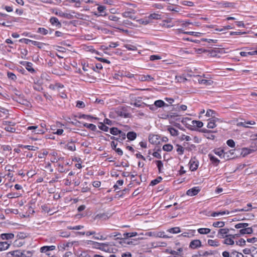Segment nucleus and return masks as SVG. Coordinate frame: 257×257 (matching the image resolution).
Here are the masks:
<instances>
[{"label": "nucleus", "mask_w": 257, "mask_h": 257, "mask_svg": "<svg viewBox=\"0 0 257 257\" xmlns=\"http://www.w3.org/2000/svg\"><path fill=\"white\" fill-rule=\"evenodd\" d=\"M92 238L94 239L104 240L107 239V235L102 232H100L98 233L95 232V234H94Z\"/></svg>", "instance_id": "obj_10"}, {"label": "nucleus", "mask_w": 257, "mask_h": 257, "mask_svg": "<svg viewBox=\"0 0 257 257\" xmlns=\"http://www.w3.org/2000/svg\"><path fill=\"white\" fill-rule=\"evenodd\" d=\"M237 237L235 234H228L227 236L225 237L223 241V243L226 245H233L234 244L235 242L234 241V239Z\"/></svg>", "instance_id": "obj_3"}, {"label": "nucleus", "mask_w": 257, "mask_h": 257, "mask_svg": "<svg viewBox=\"0 0 257 257\" xmlns=\"http://www.w3.org/2000/svg\"><path fill=\"white\" fill-rule=\"evenodd\" d=\"M167 231L169 232H170L171 233L176 234V233L180 232H181V230H180V227H173V228H171L168 229L167 230Z\"/></svg>", "instance_id": "obj_35"}, {"label": "nucleus", "mask_w": 257, "mask_h": 257, "mask_svg": "<svg viewBox=\"0 0 257 257\" xmlns=\"http://www.w3.org/2000/svg\"><path fill=\"white\" fill-rule=\"evenodd\" d=\"M73 244L72 242H64L60 243L58 246V249L59 251H64L65 250H67L69 248L71 247Z\"/></svg>", "instance_id": "obj_1"}, {"label": "nucleus", "mask_w": 257, "mask_h": 257, "mask_svg": "<svg viewBox=\"0 0 257 257\" xmlns=\"http://www.w3.org/2000/svg\"><path fill=\"white\" fill-rule=\"evenodd\" d=\"M215 154L218 156L220 158H224L225 153L224 151L220 148L215 149L213 151Z\"/></svg>", "instance_id": "obj_18"}, {"label": "nucleus", "mask_w": 257, "mask_h": 257, "mask_svg": "<svg viewBox=\"0 0 257 257\" xmlns=\"http://www.w3.org/2000/svg\"><path fill=\"white\" fill-rule=\"evenodd\" d=\"M156 237L168 238L170 237L166 235L164 231H156Z\"/></svg>", "instance_id": "obj_38"}, {"label": "nucleus", "mask_w": 257, "mask_h": 257, "mask_svg": "<svg viewBox=\"0 0 257 257\" xmlns=\"http://www.w3.org/2000/svg\"><path fill=\"white\" fill-rule=\"evenodd\" d=\"M147 18L149 21H150V23H152L153 20L160 19L161 15L158 14L153 13L150 14L149 16L147 17Z\"/></svg>", "instance_id": "obj_20"}, {"label": "nucleus", "mask_w": 257, "mask_h": 257, "mask_svg": "<svg viewBox=\"0 0 257 257\" xmlns=\"http://www.w3.org/2000/svg\"><path fill=\"white\" fill-rule=\"evenodd\" d=\"M34 252L31 250H22V257H32Z\"/></svg>", "instance_id": "obj_31"}, {"label": "nucleus", "mask_w": 257, "mask_h": 257, "mask_svg": "<svg viewBox=\"0 0 257 257\" xmlns=\"http://www.w3.org/2000/svg\"><path fill=\"white\" fill-rule=\"evenodd\" d=\"M251 204L250 203H248L247 204L246 207H245L242 209L235 210V211H233V212H236L237 211H248L251 210Z\"/></svg>", "instance_id": "obj_44"}, {"label": "nucleus", "mask_w": 257, "mask_h": 257, "mask_svg": "<svg viewBox=\"0 0 257 257\" xmlns=\"http://www.w3.org/2000/svg\"><path fill=\"white\" fill-rule=\"evenodd\" d=\"M195 230H189L187 232L182 233L179 236L191 238L195 235Z\"/></svg>", "instance_id": "obj_14"}, {"label": "nucleus", "mask_w": 257, "mask_h": 257, "mask_svg": "<svg viewBox=\"0 0 257 257\" xmlns=\"http://www.w3.org/2000/svg\"><path fill=\"white\" fill-rule=\"evenodd\" d=\"M139 239H143V237L138 238V239H132L131 240H129L127 242V243L128 244H132V245H137L138 244V240Z\"/></svg>", "instance_id": "obj_56"}, {"label": "nucleus", "mask_w": 257, "mask_h": 257, "mask_svg": "<svg viewBox=\"0 0 257 257\" xmlns=\"http://www.w3.org/2000/svg\"><path fill=\"white\" fill-rule=\"evenodd\" d=\"M38 32L46 35L48 33V30L44 28H39L38 30Z\"/></svg>", "instance_id": "obj_59"}, {"label": "nucleus", "mask_w": 257, "mask_h": 257, "mask_svg": "<svg viewBox=\"0 0 257 257\" xmlns=\"http://www.w3.org/2000/svg\"><path fill=\"white\" fill-rule=\"evenodd\" d=\"M7 76L9 79L14 81H15L17 79V77L16 76V75L11 72H7Z\"/></svg>", "instance_id": "obj_48"}, {"label": "nucleus", "mask_w": 257, "mask_h": 257, "mask_svg": "<svg viewBox=\"0 0 257 257\" xmlns=\"http://www.w3.org/2000/svg\"><path fill=\"white\" fill-rule=\"evenodd\" d=\"M162 180V177H158L156 179L152 180L150 183V185H152V186H154V185L158 184L159 183H160Z\"/></svg>", "instance_id": "obj_54"}, {"label": "nucleus", "mask_w": 257, "mask_h": 257, "mask_svg": "<svg viewBox=\"0 0 257 257\" xmlns=\"http://www.w3.org/2000/svg\"><path fill=\"white\" fill-rule=\"evenodd\" d=\"M201 246V241L199 239L193 240L189 244V247L193 249L199 248Z\"/></svg>", "instance_id": "obj_8"}, {"label": "nucleus", "mask_w": 257, "mask_h": 257, "mask_svg": "<svg viewBox=\"0 0 257 257\" xmlns=\"http://www.w3.org/2000/svg\"><path fill=\"white\" fill-rule=\"evenodd\" d=\"M138 235V233L137 232H126L123 233V237L124 239H127L130 237H133L136 236Z\"/></svg>", "instance_id": "obj_30"}, {"label": "nucleus", "mask_w": 257, "mask_h": 257, "mask_svg": "<svg viewBox=\"0 0 257 257\" xmlns=\"http://www.w3.org/2000/svg\"><path fill=\"white\" fill-rule=\"evenodd\" d=\"M124 47L130 51H136L137 50V47L132 44H125Z\"/></svg>", "instance_id": "obj_50"}, {"label": "nucleus", "mask_w": 257, "mask_h": 257, "mask_svg": "<svg viewBox=\"0 0 257 257\" xmlns=\"http://www.w3.org/2000/svg\"><path fill=\"white\" fill-rule=\"evenodd\" d=\"M139 80L141 81H152L154 78L150 75H143L139 76Z\"/></svg>", "instance_id": "obj_16"}, {"label": "nucleus", "mask_w": 257, "mask_h": 257, "mask_svg": "<svg viewBox=\"0 0 257 257\" xmlns=\"http://www.w3.org/2000/svg\"><path fill=\"white\" fill-rule=\"evenodd\" d=\"M245 240L243 238H240L238 241H236V244L239 246H243L245 244Z\"/></svg>", "instance_id": "obj_63"}, {"label": "nucleus", "mask_w": 257, "mask_h": 257, "mask_svg": "<svg viewBox=\"0 0 257 257\" xmlns=\"http://www.w3.org/2000/svg\"><path fill=\"white\" fill-rule=\"evenodd\" d=\"M213 226L214 227H223L225 225V223L223 221H216L213 223Z\"/></svg>", "instance_id": "obj_47"}, {"label": "nucleus", "mask_w": 257, "mask_h": 257, "mask_svg": "<svg viewBox=\"0 0 257 257\" xmlns=\"http://www.w3.org/2000/svg\"><path fill=\"white\" fill-rule=\"evenodd\" d=\"M168 131L172 136H177L178 135V131L172 127H169Z\"/></svg>", "instance_id": "obj_37"}, {"label": "nucleus", "mask_w": 257, "mask_h": 257, "mask_svg": "<svg viewBox=\"0 0 257 257\" xmlns=\"http://www.w3.org/2000/svg\"><path fill=\"white\" fill-rule=\"evenodd\" d=\"M255 121H253V120H250V121H244V122H241L240 123V125L243 126V127H249L248 126V124L249 125H254L255 124Z\"/></svg>", "instance_id": "obj_43"}, {"label": "nucleus", "mask_w": 257, "mask_h": 257, "mask_svg": "<svg viewBox=\"0 0 257 257\" xmlns=\"http://www.w3.org/2000/svg\"><path fill=\"white\" fill-rule=\"evenodd\" d=\"M98 127L99 129L104 131V132H107L108 131V127L105 125L103 123L100 122V125H98Z\"/></svg>", "instance_id": "obj_62"}, {"label": "nucleus", "mask_w": 257, "mask_h": 257, "mask_svg": "<svg viewBox=\"0 0 257 257\" xmlns=\"http://www.w3.org/2000/svg\"><path fill=\"white\" fill-rule=\"evenodd\" d=\"M97 5L98 6L97 10L98 13H94V15L97 17L106 16L107 14L105 12V10L106 9V7L104 6L99 5L98 4H97Z\"/></svg>", "instance_id": "obj_5"}, {"label": "nucleus", "mask_w": 257, "mask_h": 257, "mask_svg": "<svg viewBox=\"0 0 257 257\" xmlns=\"http://www.w3.org/2000/svg\"><path fill=\"white\" fill-rule=\"evenodd\" d=\"M190 169L191 171H194L196 170L198 167V162L194 159L190 161Z\"/></svg>", "instance_id": "obj_15"}, {"label": "nucleus", "mask_w": 257, "mask_h": 257, "mask_svg": "<svg viewBox=\"0 0 257 257\" xmlns=\"http://www.w3.org/2000/svg\"><path fill=\"white\" fill-rule=\"evenodd\" d=\"M96 244L97 245V246H96V248H98L101 250L105 251V252H110L111 249L108 246V243H98V242H95Z\"/></svg>", "instance_id": "obj_4"}, {"label": "nucleus", "mask_w": 257, "mask_h": 257, "mask_svg": "<svg viewBox=\"0 0 257 257\" xmlns=\"http://www.w3.org/2000/svg\"><path fill=\"white\" fill-rule=\"evenodd\" d=\"M229 230L227 228H221L218 230L217 236L219 238H224L228 235Z\"/></svg>", "instance_id": "obj_9"}, {"label": "nucleus", "mask_w": 257, "mask_h": 257, "mask_svg": "<svg viewBox=\"0 0 257 257\" xmlns=\"http://www.w3.org/2000/svg\"><path fill=\"white\" fill-rule=\"evenodd\" d=\"M218 120L217 118H212L209 119V121L207 124V127L209 128H213L216 126V121Z\"/></svg>", "instance_id": "obj_24"}, {"label": "nucleus", "mask_w": 257, "mask_h": 257, "mask_svg": "<svg viewBox=\"0 0 257 257\" xmlns=\"http://www.w3.org/2000/svg\"><path fill=\"white\" fill-rule=\"evenodd\" d=\"M154 105L156 107H162L164 106L165 105L168 106L163 100H157L155 101Z\"/></svg>", "instance_id": "obj_34"}, {"label": "nucleus", "mask_w": 257, "mask_h": 257, "mask_svg": "<svg viewBox=\"0 0 257 257\" xmlns=\"http://www.w3.org/2000/svg\"><path fill=\"white\" fill-rule=\"evenodd\" d=\"M201 191V187L195 186L189 189L186 193H198Z\"/></svg>", "instance_id": "obj_40"}, {"label": "nucleus", "mask_w": 257, "mask_h": 257, "mask_svg": "<svg viewBox=\"0 0 257 257\" xmlns=\"http://www.w3.org/2000/svg\"><path fill=\"white\" fill-rule=\"evenodd\" d=\"M183 251V247H179L177 249V250H171L169 252L172 255H180L181 252H182Z\"/></svg>", "instance_id": "obj_41"}, {"label": "nucleus", "mask_w": 257, "mask_h": 257, "mask_svg": "<svg viewBox=\"0 0 257 257\" xmlns=\"http://www.w3.org/2000/svg\"><path fill=\"white\" fill-rule=\"evenodd\" d=\"M25 244V242L24 240H20L19 239L17 238V239H16L14 241V242L13 243V245H14V246L16 247H20L22 246L23 245H24Z\"/></svg>", "instance_id": "obj_29"}, {"label": "nucleus", "mask_w": 257, "mask_h": 257, "mask_svg": "<svg viewBox=\"0 0 257 257\" xmlns=\"http://www.w3.org/2000/svg\"><path fill=\"white\" fill-rule=\"evenodd\" d=\"M56 247L55 245L50 246H43L40 248V252L42 253H45L47 255L49 254L48 253L50 250H53L55 249Z\"/></svg>", "instance_id": "obj_12"}, {"label": "nucleus", "mask_w": 257, "mask_h": 257, "mask_svg": "<svg viewBox=\"0 0 257 257\" xmlns=\"http://www.w3.org/2000/svg\"><path fill=\"white\" fill-rule=\"evenodd\" d=\"M50 22L54 26L60 28L61 27V24L59 21L58 19L56 17H52L50 19Z\"/></svg>", "instance_id": "obj_17"}, {"label": "nucleus", "mask_w": 257, "mask_h": 257, "mask_svg": "<svg viewBox=\"0 0 257 257\" xmlns=\"http://www.w3.org/2000/svg\"><path fill=\"white\" fill-rule=\"evenodd\" d=\"M53 12L55 15H56L59 17H65L67 15L66 14L63 13L62 11H61L60 10H53Z\"/></svg>", "instance_id": "obj_51"}, {"label": "nucleus", "mask_w": 257, "mask_h": 257, "mask_svg": "<svg viewBox=\"0 0 257 257\" xmlns=\"http://www.w3.org/2000/svg\"><path fill=\"white\" fill-rule=\"evenodd\" d=\"M177 149L176 151L178 155H182L184 154V148L179 145H177Z\"/></svg>", "instance_id": "obj_49"}, {"label": "nucleus", "mask_w": 257, "mask_h": 257, "mask_svg": "<svg viewBox=\"0 0 257 257\" xmlns=\"http://www.w3.org/2000/svg\"><path fill=\"white\" fill-rule=\"evenodd\" d=\"M198 232L202 235H206L210 233L211 229L208 228H200L197 229Z\"/></svg>", "instance_id": "obj_26"}, {"label": "nucleus", "mask_w": 257, "mask_h": 257, "mask_svg": "<svg viewBox=\"0 0 257 257\" xmlns=\"http://www.w3.org/2000/svg\"><path fill=\"white\" fill-rule=\"evenodd\" d=\"M32 63L31 62H26L25 67L26 69L31 73L35 72V70L32 67Z\"/></svg>", "instance_id": "obj_46"}, {"label": "nucleus", "mask_w": 257, "mask_h": 257, "mask_svg": "<svg viewBox=\"0 0 257 257\" xmlns=\"http://www.w3.org/2000/svg\"><path fill=\"white\" fill-rule=\"evenodd\" d=\"M8 17V15L0 12V25L5 27H10L11 26V22L9 21L5 22V20H7Z\"/></svg>", "instance_id": "obj_2"}, {"label": "nucleus", "mask_w": 257, "mask_h": 257, "mask_svg": "<svg viewBox=\"0 0 257 257\" xmlns=\"http://www.w3.org/2000/svg\"><path fill=\"white\" fill-rule=\"evenodd\" d=\"M137 22H138L140 24H142V25H148V24L150 23V21H149L148 20L147 17H146L144 19L137 20Z\"/></svg>", "instance_id": "obj_42"}, {"label": "nucleus", "mask_w": 257, "mask_h": 257, "mask_svg": "<svg viewBox=\"0 0 257 257\" xmlns=\"http://www.w3.org/2000/svg\"><path fill=\"white\" fill-rule=\"evenodd\" d=\"M208 157L210 161L212 162V163H213L215 166L218 165L220 163L219 160H218L217 158H216L211 154H208Z\"/></svg>", "instance_id": "obj_23"}, {"label": "nucleus", "mask_w": 257, "mask_h": 257, "mask_svg": "<svg viewBox=\"0 0 257 257\" xmlns=\"http://www.w3.org/2000/svg\"><path fill=\"white\" fill-rule=\"evenodd\" d=\"M252 232L253 230L251 227H246L244 228L240 229L238 233L235 234V235L236 236H239L241 235L251 234L252 233Z\"/></svg>", "instance_id": "obj_7"}, {"label": "nucleus", "mask_w": 257, "mask_h": 257, "mask_svg": "<svg viewBox=\"0 0 257 257\" xmlns=\"http://www.w3.org/2000/svg\"><path fill=\"white\" fill-rule=\"evenodd\" d=\"M27 236L26 233L24 232H20L17 235V238L19 239L20 240H22L25 239Z\"/></svg>", "instance_id": "obj_58"}, {"label": "nucleus", "mask_w": 257, "mask_h": 257, "mask_svg": "<svg viewBox=\"0 0 257 257\" xmlns=\"http://www.w3.org/2000/svg\"><path fill=\"white\" fill-rule=\"evenodd\" d=\"M135 13V11L134 10H131L128 11H125L122 13V16L123 18H128L132 20H135L136 17L134 16V14Z\"/></svg>", "instance_id": "obj_11"}, {"label": "nucleus", "mask_w": 257, "mask_h": 257, "mask_svg": "<svg viewBox=\"0 0 257 257\" xmlns=\"http://www.w3.org/2000/svg\"><path fill=\"white\" fill-rule=\"evenodd\" d=\"M64 148L71 151H74L76 149L75 145L73 142H68L65 145Z\"/></svg>", "instance_id": "obj_25"}, {"label": "nucleus", "mask_w": 257, "mask_h": 257, "mask_svg": "<svg viewBox=\"0 0 257 257\" xmlns=\"http://www.w3.org/2000/svg\"><path fill=\"white\" fill-rule=\"evenodd\" d=\"M248 226L247 223H239L235 225V228L237 229H242Z\"/></svg>", "instance_id": "obj_52"}, {"label": "nucleus", "mask_w": 257, "mask_h": 257, "mask_svg": "<svg viewBox=\"0 0 257 257\" xmlns=\"http://www.w3.org/2000/svg\"><path fill=\"white\" fill-rule=\"evenodd\" d=\"M82 118L90 120H91L92 119H97L98 118L97 117H93L92 116H91L90 115H86V114H83L80 117Z\"/></svg>", "instance_id": "obj_57"}, {"label": "nucleus", "mask_w": 257, "mask_h": 257, "mask_svg": "<svg viewBox=\"0 0 257 257\" xmlns=\"http://www.w3.org/2000/svg\"><path fill=\"white\" fill-rule=\"evenodd\" d=\"M110 133L113 135H117L118 134H121V131L116 127H112L110 130Z\"/></svg>", "instance_id": "obj_53"}, {"label": "nucleus", "mask_w": 257, "mask_h": 257, "mask_svg": "<svg viewBox=\"0 0 257 257\" xmlns=\"http://www.w3.org/2000/svg\"><path fill=\"white\" fill-rule=\"evenodd\" d=\"M83 125L86 128H89L92 131H96L97 130L96 126L92 123H84Z\"/></svg>", "instance_id": "obj_39"}, {"label": "nucleus", "mask_w": 257, "mask_h": 257, "mask_svg": "<svg viewBox=\"0 0 257 257\" xmlns=\"http://www.w3.org/2000/svg\"><path fill=\"white\" fill-rule=\"evenodd\" d=\"M173 149V147L172 145L168 144H165L163 146L162 149L164 151L166 152H170Z\"/></svg>", "instance_id": "obj_45"}, {"label": "nucleus", "mask_w": 257, "mask_h": 257, "mask_svg": "<svg viewBox=\"0 0 257 257\" xmlns=\"http://www.w3.org/2000/svg\"><path fill=\"white\" fill-rule=\"evenodd\" d=\"M207 77H200L198 78V82L201 84L206 85H210L212 84V81L210 80L207 79Z\"/></svg>", "instance_id": "obj_13"}, {"label": "nucleus", "mask_w": 257, "mask_h": 257, "mask_svg": "<svg viewBox=\"0 0 257 257\" xmlns=\"http://www.w3.org/2000/svg\"><path fill=\"white\" fill-rule=\"evenodd\" d=\"M76 106L79 108H82L85 106V104L83 101L78 100L76 101Z\"/></svg>", "instance_id": "obj_60"}, {"label": "nucleus", "mask_w": 257, "mask_h": 257, "mask_svg": "<svg viewBox=\"0 0 257 257\" xmlns=\"http://www.w3.org/2000/svg\"><path fill=\"white\" fill-rule=\"evenodd\" d=\"M191 125L201 128L203 126V123L199 120H192Z\"/></svg>", "instance_id": "obj_33"}, {"label": "nucleus", "mask_w": 257, "mask_h": 257, "mask_svg": "<svg viewBox=\"0 0 257 257\" xmlns=\"http://www.w3.org/2000/svg\"><path fill=\"white\" fill-rule=\"evenodd\" d=\"M31 44L33 45L37 46L39 48H42L44 45L43 43L33 40L32 41Z\"/></svg>", "instance_id": "obj_61"}, {"label": "nucleus", "mask_w": 257, "mask_h": 257, "mask_svg": "<svg viewBox=\"0 0 257 257\" xmlns=\"http://www.w3.org/2000/svg\"><path fill=\"white\" fill-rule=\"evenodd\" d=\"M8 110L5 108L1 107L0 108V118H6L7 117L8 113Z\"/></svg>", "instance_id": "obj_32"}, {"label": "nucleus", "mask_w": 257, "mask_h": 257, "mask_svg": "<svg viewBox=\"0 0 257 257\" xmlns=\"http://www.w3.org/2000/svg\"><path fill=\"white\" fill-rule=\"evenodd\" d=\"M229 214V212L228 211L223 210V211L213 212L211 213L210 216L212 217H217L219 215H224L225 214Z\"/></svg>", "instance_id": "obj_19"}, {"label": "nucleus", "mask_w": 257, "mask_h": 257, "mask_svg": "<svg viewBox=\"0 0 257 257\" xmlns=\"http://www.w3.org/2000/svg\"><path fill=\"white\" fill-rule=\"evenodd\" d=\"M6 257H22V250L17 249L7 253Z\"/></svg>", "instance_id": "obj_6"}, {"label": "nucleus", "mask_w": 257, "mask_h": 257, "mask_svg": "<svg viewBox=\"0 0 257 257\" xmlns=\"http://www.w3.org/2000/svg\"><path fill=\"white\" fill-rule=\"evenodd\" d=\"M226 144L228 146L231 148H234L235 146L234 141L231 139L227 140L226 142Z\"/></svg>", "instance_id": "obj_64"}, {"label": "nucleus", "mask_w": 257, "mask_h": 257, "mask_svg": "<svg viewBox=\"0 0 257 257\" xmlns=\"http://www.w3.org/2000/svg\"><path fill=\"white\" fill-rule=\"evenodd\" d=\"M255 150L253 149H249L247 148H244L242 149L241 154L243 156H246L249 155L253 152H254Z\"/></svg>", "instance_id": "obj_28"}, {"label": "nucleus", "mask_w": 257, "mask_h": 257, "mask_svg": "<svg viewBox=\"0 0 257 257\" xmlns=\"http://www.w3.org/2000/svg\"><path fill=\"white\" fill-rule=\"evenodd\" d=\"M3 128L7 132H11V133H14L16 131L15 128L13 127L12 126H3Z\"/></svg>", "instance_id": "obj_55"}, {"label": "nucleus", "mask_w": 257, "mask_h": 257, "mask_svg": "<svg viewBox=\"0 0 257 257\" xmlns=\"http://www.w3.org/2000/svg\"><path fill=\"white\" fill-rule=\"evenodd\" d=\"M10 246V244L7 241L0 242V251L5 250L8 249Z\"/></svg>", "instance_id": "obj_27"}, {"label": "nucleus", "mask_w": 257, "mask_h": 257, "mask_svg": "<svg viewBox=\"0 0 257 257\" xmlns=\"http://www.w3.org/2000/svg\"><path fill=\"white\" fill-rule=\"evenodd\" d=\"M127 138L130 141H134L137 137V134L134 132H130L127 134Z\"/></svg>", "instance_id": "obj_36"}, {"label": "nucleus", "mask_w": 257, "mask_h": 257, "mask_svg": "<svg viewBox=\"0 0 257 257\" xmlns=\"http://www.w3.org/2000/svg\"><path fill=\"white\" fill-rule=\"evenodd\" d=\"M207 243L209 246L217 247L220 245V242L217 239H208Z\"/></svg>", "instance_id": "obj_21"}, {"label": "nucleus", "mask_w": 257, "mask_h": 257, "mask_svg": "<svg viewBox=\"0 0 257 257\" xmlns=\"http://www.w3.org/2000/svg\"><path fill=\"white\" fill-rule=\"evenodd\" d=\"M15 235L12 233H2L1 235V237L3 240H9L13 239Z\"/></svg>", "instance_id": "obj_22"}]
</instances>
